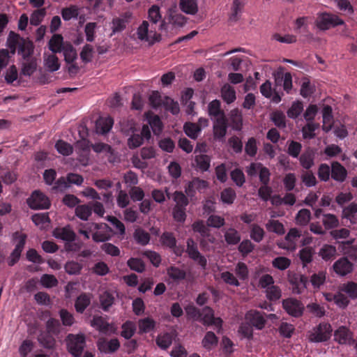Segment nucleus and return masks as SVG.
<instances>
[{"mask_svg": "<svg viewBox=\"0 0 357 357\" xmlns=\"http://www.w3.org/2000/svg\"><path fill=\"white\" fill-rule=\"evenodd\" d=\"M282 307L289 315L294 317H300L303 314L304 306L296 298H289L283 300Z\"/></svg>", "mask_w": 357, "mask_h": 357, "instance_id": "obj_6", "label": "nucleus"}, {"mask_svg": "<svg viewBox=\"0 0 357 357\" xmlns=\"http://www.w3.org/2000/svg\"><path fill=\"white\" fill-rule=\"evenodd\" d=\"M291 265V260L285 257H278L272 261V266L281 271L286 270Z\"/></svg>", "mask_w": 357, "mask_h": 357, "instance_id": "obj_55", "label": "nucleus"}, {"mask_svg": "<svg viewBox=\"0 0 357 357\" xmlns=\"http://www.w3.org/2000/svg\"><path fill=\"white\" fill-rule=\"evenodd\" d=\"M265 314V313H261L256 310H250L246 312L245 319L252 327L257 330H261L264 328L266 322L264 317Z\"/></svg>", "mask_w": 357, "mask_h": 357, "instance_id": "obj_8", "label": "nucleus"}, {"mask_svg": "<svg viewBox=\"0 0 357 357\" xmlns=\"http://www.w3.org/2000/svg\"><path fill=\"white\" fill-rule=\"evenodd\" d=\"M333 268L335 273L345 276L353 271L354 264L347 257H342L333 264Z\"/></svg>", "mask_w": 357, "mask_h": 357, "instance_id": "obj_12", "label": "nucleus"}, {"mask_svg": "<svg viewBox=\"0 0 357 357\" xmlns=\"http://www.w3.org/2000/svg\"><path fill=\"white\" fill-rule=\"evenodd\" d=\"M180 9L188 15H195L198 11L197 0H180Z\"/></svg>", "mask_w": 357, "mask_h": 357, "instance_id": "obj_26", "label": "nucleus"}, {"mask_svg": "<svg viewBox=\"0 0 357 357\" xmlns=\"http://www.w3.org/2000/svg\"><path fill=\"white\" fill-rule=\"evenodd\" d=\"M264 229L258 225H253L250 231V238L255 242H261L264 237Z\"/></svg>", "mask_w": 357, "mask_h": 357, "instance_id": "obj_64", "label": "nucleus"}, {"mask_svg": "<svg viewBox=\"0 0 357 357\" xmlns=\"http://www.w3.org/2000/svg\"><path fill=\"white\" fill-rule=\"evenodd\" d=\"M333 328L328 322H321L313 328L309 335V340L312 342H324L330 340L332 335Z\"/></svg>", "mask_w": 357, "mask_h": 357, "instance_id": "obj_2", "label": "nucleus"}, {"mask_svg": "<svg viewBox=\"0 0 357 357\" xmlns=\"http://www.w3.org/2000/svg\"><path fill=\"white\" fill-rule=\"evenodd\" d=\"M67 350L73 357H81L86 347L85 335L70 333L66 338Z\"/></svg>", "mask_w": 357, "mask_h": 357, "instance_id": "obj_1", "label": "nucleus"}, {"mask_svg": "<svg viewBox=\"0 0 357 357\" xmlns=\"http://www.w3.org/2000/svg\"><path fill=\"white\" fill-rule=\"evenodd\" d=\"M314 254V250L311 247L303 248L299 251V259H301L303 267L312 262Z\"/></svg>", "mask_w": 357, "mask_h": 357, "instance_id": "obj_33", "label": "nucleus"}, {"mask_svg": "<svg viewBox=\"0 0 357 357\" xmlns=\"http://www.w3.org/2000/svg\"><path fill=\"white\" fill-rule=\"evenodd\" d=\"M283 185L284 190L287 192L292 191L295 187L296 183V176L294 173H287L284 175L283 180Z\"/></svg>", "mask_w": 357, "mask_h": 357, "instance_id": "obj_44", "label": "nucleus"}, {"mask_svg": "<svg viewBox=\"0 0 357 357\" xmlns=\"http://www.w3.org/2000/svg\"><path fill=\"white\" fill-rule=\"evenodd\" d=\"M55 148L63 155H70L73 151V146L61 139L56 142Z\"/></svg>", "mask_w": 357, "mask_h": 357, "instance_id": "obj_56", "label": "nucleus"}, {"mask_svg": "<svg viewBox=\"0 0 357 357\" xmlns=\"http://www.w3.org/2000/svg\"><path fill=\"white\" fill-rule=\"evenodd\" d=\"M229 119L233 130L236 131L241 130L243 128V116L241 112L238 108L231 110Z\"/></svg>", "mask_w": 357, "mask_h": 357, "instance_id": "obj_22", "label": "nucleus"}, {"mask_svg": "<svg viewBox=\"0 0 357 357\" xmlns=\"http://www.w3.org/2000/svg\"><path fill=\"white\" fill-rule=\"evenodd\" d=\"M218 343V337L212 331H208L205 334L202 344V346L207 350H211L216 347Z\"/></svg>", "mask_w": 357, "mask_h": 357, "instance_id": "obj_29", "label": "nucleus"}, {"mask_svg": "<svg viewBox=\"0 0 357 357\" xmlns=\"http://www.w3.org/2000/svg\"><path fill=\"white\" fill-rule=\"evenodd\" d=\"M59 316L62 324L65 326H71L75 323V318L72 313L66 309H61L59 311Z\"/></svg>", "mask_w": 357, "mask_h": 357, "instance_id": "obj_62", "label": "nucleus"}, {"mask_svg": "<svg viewBox=\"0 0 357 357\" xmlns=\"http://www.w3.org/2000/svg\"><path fill=\"white\" fill-rule=\"evenodd\" d=\"M155 326V322L153 319L146 317L139 321V329L141 333H149Z\"/></svg>", "mask_w": 357, "mask_h": 357, "instance_id": "obj_50", "label": "nucleus"}, {"mask_svg": "<svg viewBox=\"0 0 357 357\" xmlns=\"http://www.w3.org/2000/svg\"><path fill=\"white\" fill-rule=\"evenodd\" d=\"M64 59L66 63H73L77 58V51L70 43H66L63 47Z\"/></svg>", "mask_w": 357, "mask_h": 357, "instance_id": "obj_35", "label": "nucleus"}, {"mask_svg": "<svg viewBox=\"0 0 357 357\" xmlns=\"http://www.w3.org/2000/svg\"><path fill=\"white\" fill-rule=\"evenodd\" d=\"M37 63L35 59H26L23 63L22 68V74L25 76H31L36 70Z\"/></svg>", "mask_w": 357, "mask_h": 357, "instance_id": "obj_41", "label": "nucleus"}, {"mask_svg": "<svg viewBox=\"0 0 357 357\" xmlns=\"http://www.w3.org/2000/svg\"><path fill=\"white\" fill-rule=\"evenodd\" d=\"M53 236L66 242H73L76 238L75 233L69 225L56 228L53 231Z\"/></svg>", "mask_w": 357, "mask_h": 357, "instance_id": "obj_17", "label": "nucleus"}, {"mask_svg": "<svg viewBox=\"0 0 357 357\" xmlns=\"http://www.w3.org/2000/svg\"><path fill=\"white\" fill-rule=\"evenodd\" d=\"M303 105L301 101L294 102L291 107L287 110V116L291 119H296L303 112Z\"/></svg>", "mask_w": 357, "mask_h": 357, "instance_id": "obj_47", "label": "nucleus"}, {"mask_svg": "<svg viewBox=\"0 0 357 357\" xmlns=\"http://www.w3.org/2000/svg\"><path fill=\"white\" fill-rule=\"evenodd\" d=\"M271 119L275 126L279 128H284L287 126L286 117L282 112L276 111L273 112Z\"/></svg>", "mask_w": 357, "mask_h": 357, "instance_id": "obj_46", "label": "nucleus"}, {"mask_svg": "<svg viewBox=\"0 0 357 357\" xmlns=\"http://www.w3.org/2000/svg\"><path fill=\"white\" fill-rule=\"evenodd\" d=\"M13 236L14 238L18 241L14 250L12 252V256L14 257V259L9 262L10 266L14 265L19 260L24 247L26 238V234H19L18 232H15Z\"/></svg>", "mask_w": 357, "mask_h": 357, "instance_id": "obj_15", "label": "nucleus"}, {"mask_svg": "<svg viewBox=\"0 0 357 357\" xmlns=\"http://www.w3.org/2000/svg\"><path fill=\"white\" fill-rule=\"evenodd\" d=\"M173 199L176 202V205L174 206L186 208L189 204L188 198L181 191H175L173 195Z\"/></svg>", "mask_w": 357, "mask_h": 357, "instance_id": "obj_58", "label": "nucleus"}, {"mask_svg": "<svg viewBox=\"0 0 357 357\" xmlns=\"http://www.w3.org/2000/svg\"><path fill=\"white\" fill-rule=\"evenodd\" d=\"M336 248L332 245H324L319 250V256L325 261L332 260L335 257Z\"/></svg>", "mask_w": 357, "mask_h": 357, "instance_id": "obj_36", "label": "nucleus"}, {"mask_svg": "<svg viewBox=\"0 0 357 357\" xmlns=\"http://www.w3.org/2000/svg\"><path fill=\"white\" fill-rule=\"evenodd\" d=\"M186 252L188 253V257L191 259L197 262L202 268L205 269L206 268L207 260L204 256L201 255L198 250L197 243L192 238H188L187 240Z\"/></svg>", "mask_w": 357, "mask_h": 357, "instance_id": "obj_7", "label": "nucleus"}, {"mask_svg": "<svg viewBox=\"0 0 357 357\" xmlns=\"http://www.w3.org/2000/svg\"><path fill=\"white\" fill-rule=\"evenodd\" d=\"M91 214L92 207L89 204L78 205L75 208V215L82 220H88Z\"/></svg>", "mask_w": 357, "mask_h": 357, "instance_id": "obj_34", "label": "nucleus"}, {"mask_svg": "<svg viewBox=\"0 0 357 357\" xmlns=\"http://www.w3.org/2000/svg\"><path fill=\"white\" fill-rule=\"evenodd\" d=\"M160 241L164 246L169 248H175L176 244V239L172 232H164L160 237Z\"/></svg>", "mask_w": 357, "mask_h": 357, "instance_id": "obj_57", "label": "nucleus"}, {"mask_svg": "<svg viewBox=\"0 0 357 357\" xmlns=\"http://www.w3.org/2000/svg\"><path fill=\"white\" fill-rule=\"evenodd\" d=\"M213 121V138L218 142H224L228 128L227 116L211 120Z\"/></svg>", "mask_w": 357, "mask_h": 357, "instance_id": "obj_5", "label": "nucleus"}, {"mask_svg": "<svg viewBox=\"0 0 357 357\" xmlns=\"http://www.w3.org/2000/svg\"><path fill=\"white\" fill-rule=\"evenodd\" d=\"M323 225L326 229H333L337 227L339 225V220L334 214L326 213L323 214L322 219Z\"/></svg>", "mask_w": 357, "mask_h": 357, "instance_id": "obj_37", "label": "nucleus"}, {"mask_svg": "<svg viewBox=\"0 0 357 357\" xmlns=\"http://www.w3.org/2000/svg\"><path fill=\"white\" fill-rule=\"evenodd\" d=\"M99 351L105 354H113L120 347V342L117 338L107 340L105 338L99 339L97 342Z\"/></svg>", "mask_w": 357, "mask_h": 357, "instance_id": "obj_13", "label": "nucleus"}, {"mask_svg": "<svg viewBox=\"0 0 357 357\" xmlns=\"http://www.w3.org/2000/svg\"><path fill=\"white\" fill-rule=\"evenodd\" d=\"M245 152L250 157H255L257 153V139L250 137L245 145Z\"/></svg>", "mask_w": 357, "mask_h": 357, "instance_id": "obj_61", "label": "nucleus"}, {"mask_svg": "<svg viewBox=\"0 0 357 357\" xmlns=\"http://www.w3.org/2000/svg\"><path fill=\"white\" fill-rule=\"evenodd\" d=\"M230 176L232 181L238 187H241L245 182V175L243 171L239 168H236L232 170L230 173Z\"/></svg>", "mask_w": 357, "mask_h": 357, "instance_id": "obj_60", "label": "nucleus"}, {"mask_svg": "<svg viewBox=\"0 0 357 357\" xmlns=\"http://www.w3.org/2000/svg\"><path fill=\"white\" fill-rule=\"evenodd\" d=\"M167 273L170 279L175 282H180L186 278V272L175 266H171L167 269Z\"/></svg>", "mask_w": 357, "mask_h": 357, "instance_id": "obj_24", "label": "nucleus"}, {"mask_svg": "<svg viewBox=\"0 0 357 357\" xmlns=\"http://www.w3.org/2000/svg\"><path fill=\"white\" fill-rule=\"evenodd\" d=\"M134 238L138 244L142 245H147L150 241L149 234L142 229H137L134 233Z\"/></svg>", "mask_w": 357, "mask_h": 357, "instance_id": "obj_45", "label": "nucleus"}, {"mask_svg": "<svg viewBox=\"0 0 357 357\" xmlns=\"http://www.w3.org/2000/svg\"><path fill=\"white\" fill-rule=\"evenodd\" d=\"M221 98L228 105L234 102L236 99L234 88L229 84H225L220 89Z\"/></svg>", "mask_w": 357, "mask_h": 357, "instance_id": "obj_21", "label": "nucleus"}, {"mask_svg": "<svg viewBox=\"0 0 357 357\" xmlns=\"http://www.w3.org/2000/svg\"><path fill=\"white\" fill-rule=\"evenodd\" d=\"M21 39H23L22 38H20V35L17 33H15L13 31H10L8 34V39H7V45L8 48L10 50V52L12 54H15L17 47L19 48V44L21 42Z\"/></svg>", "mask_w": 357, "mask_h": 357, "instance_id": "obj_38", "label": "nucleus"}, {"mask_svg": "<svg viewBox=\"0 0 357 357\" xmlns=\"http://www.w3.org/2000/svg\"><path fill=\"white\" fill-rule=\"evenodd\" d=\"M135 326L132 321H128L122 325L121 335L126 340H130L135 333Z\"/></svg>", "mask_w": 357, "mask_h": 357, "instance_id": "obj_54", "label": "nucleus"}, {"mask_svg": "<svg viewBox=\"0 0 357 357\" xmlns=\"http://www.w3.org/2000/svg\"><path fill=\"white\" fill-rule=\"evenodd\" d=\"M287 153L294 158H298L302 149V144L300 142L291 140L288 141Z\"/></svg>", "mask_w": 357, "mask_h": 357, "instance_id": "obj_43", "label": "nucleus"}, {"mask_svg": "<svg viewBox=\"0 0 357 357\" xmlns=\"http://www.w3.org/2000/svg\"><path fill=\"white\" fill-rule=\"evenodd\" d=\"M99 299L100 306L105 312L109 310V307L114 304L115 300L114 295L107 291L101 294Z\"/></svg>", "mask_w": 357, "mask_h": 357, "instance_id": "obj_31", "label": "nucleus"}, {"mask_svg": "<svg viewBox=\"0 0 357 357\" xmlns=\"http://www.w3.org/2000/svg\"><path fill=\"white\" fill-rule=\"evenodd\" d=\"M348 172L346 168L337 161L331 162V178L339 183L344 182L347 176Z\"/></svg>", "mask_w": 357, "mask_h": 357, "instance_id": "obj_16", "label": "nucleus"}, {"mask_svg": "<svg viewBox=\"0 0 357 357\" xmlns=\"http://www.w3.org/2000/svg\"><path fill=\"white\" fill-rule=\"evenodd\" d=\"M94 228L96 229L92 234V239L94 242H106L111 238V229L106 223L96 224Z\"/></svg>", "mask_w": 357, "mask_h": 357, "instance_id": "obj_11", "label": "nucleus"}, {"mask_svg": "<svg viewBox=\"0 0 357 357\" xmlns=\"http://www.w3.org/2000/svg\"><path fill=\"white\" fill-rule=\"evenodd\" d=\"M236 198V191L231 187L226 188L220 192V200L223 204L231 205Z\"/></svg>", "mask_w": 357, "mask_h": 357, "instance_id": "obj_32", "label": "nucleus"}, {"mask_svg": "<svg viewBox=\"0 0 357 357\" xmlns=\"http://www.w3.org/2000/svg\"><path fill=\"white\" fill-rule=\"evenodd\" d=\"M114 124V120L112 117L100 118L96 121V130L97 132L101 134L107 133Z\"/></svg>", "mask_w": 357, "mask_h": 357, "instance_id": "obj_25", "label": "nucleus"}, {"mask_svg": "<svg viewBox=\"0 0 357 357\" xmlns=\"http://www.w3.org/2000/svg\"><path fill=\"white\" fill-rule=\"evenodd\" d=\"M298 160L303 168L310 170L314 165V153L307 150L298 156Z\"/></svg>", "mask_w": 357, "mask_h": 357, "instance_id": "obj_23", "label": "nucleus"}, {"mask_svg": "<svg viewBox=\"0 0 357 357\" xmlns=\"http://www.w3.org/2000/svg\"><path fill=\"white\" fill-rule=\"evenodd\" d=\"M128 266L137 273H142L145 270V264L141 259L130 258L127 261Z\"/></svg>", "mask_w": 357, "mask_h": 357, "instance_id": "obj_49", "label": "nucleus"}, {"mask_svg": "<svg viewBox=\"0 0 357 357\" xmlns=\"http://www.w3.org/2000/svg\"><path fill=\"white\" fill-rule=\"evenodd\" d=\"M46 330L48 333L58 335L61 331L59 321L54 318H50L46 322Z\"/></svg>", "mask_w": 357, "mask_h": 357, "instance_id": "obj_51", "label": "nucleus"}, {"mask_svg": "<svg viewBox=\"0 0 357 357\" xmlns=\"http://www.w3.org/2000/svg\"><path fill=\"white\" fill-rule=\"evenodd\" d=\"M52 333H41L38 337L39 343L45 348L52 349L55 345V340L52 337Z\"/></svg>", "mask_w": 357, "mask_h": 357, "instance_id": "obj_39", "label": "nucleus"}, {"mask_svg": "<svg viewBox=\"0 0 357 357\" xmlns=\"http://www.w3.org/2000/svg\"><path fill=\"white\" fill-rule=\"evenodd\" d=\"M27 204L33 210H45L50 207L51 202L44 193L39 190H35L27 199Z\"/></svg>", "mask_w": 357, "mask_h": 357, "instance_id": "obj_4", "label": "nucleus"}, {"mask_svg": "<svg viewBox=\"0 0 357 357\" xmlns=\"http://www.w3.org/2000/svg\"><path fill=\"white\" fill-rule=\"evenodd\" d=\"M225 240L228 245H235L240 243L241 235L234 228L228 229L225 233Z\"/></svg>", "mask_w": 357, "mask_h": 357, "instance_id": "obj_30", "label": "nucleus"}, {"mask_svg": "<svg viewBox=\"0 0 357 357\" xmlns=\"http://www.w3.org/2000/svg\"><path fill=\"white\" fill-rule=\"evenodd\" d=\"M340 290L346 294L351 299H357V282L349 281L340 287Z\"/></svg>", "mask_w": 357, "mask_h": 357, "instance_id": "obj_28", "label": "nucleus"}, {"mask_svg": "<svg viewBox=\"0 0 357 357\" xmlns=\"http://www.w3.org/2000/svg\"><path fill=\"white\" fill-rule=\"evenodd\" d=\"M91 325L100 332H107L109 329V324L101 316H94Z\"/></svg>", "mask_w": 357, "mask_h": 357, "instance_id": "obj_42", "label": "nucleus"}, {"mask_svg": "<svg viewBox=\"0 0 357 357\" xmlns=\"http://www.w3.org/2000/svg\"><path fill=\"white\" fill-rule=\"evenodd\" d=\"M172 343V337L169 333H165L162 335H158L156 339L157 345L162 349H167L170 347Z\"/></svg>", "mask_w": 357, "mask_h": 357, "instance_id": "obj_63", "label": "nucleus"}, {"mask_svg": "<svg viewBox=\"0 0 357 357\" xmlns=\"http://www.w3.org/2000/svg\"><path fill=\"white\" fill-rule=\"evenodd\" d=\"M315 24L318 29L325 31L331 27L343 25L344 22L336 15L324 12L317 14Z\"/></svg>", "mask_w": 357, "mask_h": 357, "instance_id": "obj_3", "label": "nucleus"}, {"mask_svg": "<svg viewBox=\"0 0 357 357\" xmlns=\"http://www.w3.org/2000/svg\"><path fill=\"white\" fill-rule=\"evenodd\" d=\"M184 131L189 137L195 139L198 137V134L201 132V128L196 123H185L184 125Z\"/></svg>", "mask_w": 357, "mask_h": 357, "instance_id": "obj_48", "label": "nucleus"}, {"mask_svg": "<svg viewBox=\"0 0 357 357\" xmlns=\"http://www.w3.org/2000/svg\"><path fill=\"white\" fill-rule=\"evenodd\" d=\"M311 213L307 208L301 209L296 217V222L300 225H306L310 220Z\"/></svg>", "mask_w": 357, "mask_h": 357, "instance_id": "obj_59", "label": "nucleus"}, {"mask_svg": "<svg viewBox=\"0 0 357 357\" xmlns=\"http://www.w3.org/2000/svg\"><path fill=\"white\" fill-rule=\"evenodd\" d=\"M353 333L346 326H340L334 332V340L340 344H350L352 340Z\"/></svg>", "mask_w": 357, "mask_h": 357, "instance_id": "obj_14", "label": "nucleus"}, {"mask_svg": "<svg viewBox=\"0 0 357 357\" xmlns=\"http://www.w3.org/2000/svg\"><path fill=\"white\" fill-rule=\"evenodd\" d=\"M319 124L307 121V123L303 127L302 133L304 139H313L315 137L314 131L319 128Z\"/></svg>", "mask_w": 357, "mask_h": 357, "instance_id": "obj_40", "label": "nucleus"}, {"mask_svg": "<svg viewBox=\"0 0 357 357\" xmlns=\"http://www.w3.org/2000/svg\"><path fill=\"white\" fill-rule=\"evenodd\" d=\"M289 282L291 284L292 292L300 294L306 289L308 280L306 276L302 274L294 273L289 275Z\"/></svg>", "mask_w": 357, "mask_h": 357, "instance_id": "obj_10", "label": "nucleus"}, {"mask_svg": "<svg viewBox=\"0 0 357 357\" xmlns=\"http://www.w3.org/2000/svg\"><path fill=\"white\" fill-rule=\"evenodd\" d=\"M301 181L304 185L307 187L315 186L317 183V178L314 174L310 170H307L301 174Z\"/></svg>", "mask_w": 357, "mask_h": 357, "instance_id": "obj_53", "label": "nucleus"}, {"mask_svg": "<svg viewBox=\"0 0 357 357\" xmlns=\"http://www.w3.org/2000/svg\"><path fill=\"white\" fill-rule=\"evenodd\" d=\"M64 45L63 38L61 34L53 35L49 41V49L54 54L61 52Z\"/></svg>", "mask_w": 357, "mask_h": 357, "instance_id": "obj_27", "label": "nucleus"}, {"mask_svg": "<svg viewBox=\"0 0 357 357\" xmlns=\"http://www.w3.org/2000/svg\"><path fill=\"white\" fill-rule=\"evenodd\" d=\"M91 294L82 293L75 300V308L78 313H83L91 304Z\"/></svg>", "mask_w": 357, "mask_h": 357, "instance_id": "obj_20", "label": "nucleus"}, {"mask_svg": "<svg viewBox=\"0 0 357 357\" xmlns=\"http://www.w3.org/2000/svg\"><path fill=\"white\" fill-rule=\"evenodd\" d=\"M34 46L31 41L25 39H21L19 44L18 54L22 56L24 60L30 59L33 53Z\"/></svg>", "mask_w": 357, "mask_h": 357, "instance_id": "obj_19", "label": "nucleus"}, {"mask_svg": "<svg viewBox=\"0 0 357 357\" xmlns=\"http://www.w3.org/2000/svg\"><path fill=\"white\" fill-rule=\"evenodd\" d=\"M149 22L144 20L138 27L137 34L140 40L146 41L150 45H152L155 42L160 40L161 36L156 33H154L153 36L149 35Z\"/></svg>", "mask_w": 357, "mask_h": 357, "instance_id": "obj_9", "label": "nucleus"}, {"mask_svg": "<svg viewBox=\"0 0 357 357\" xmlns=\"http://www.w3.org/2000/svg\"><path fill=\"white\" fill-rule=\"evenodd\" d=\"M317 175L321 181L326 182L329 181L330 176H331V168L328 165L321 163L318 167Z\"/></svg>", "mask_w": 357, "mask_h": 357, "instance_id": "obj_52", "label": "nucleus"}, {"mask_svg": "<svg viewBox=\"0 0 357 357\" xmlns=\"http://www.w3.org/2000/svg\"><path fill=\"white\" fill-rule=\"evenodd\" d=\"M208 114L211 120L226 116L225 111L221 108V102L219 100L215 99L208 103Z\"/></svg>", "mask_w": 357, "mask_h": 357, "instance_id": "obj_18", "label": "nucleus"}]
</instances>
